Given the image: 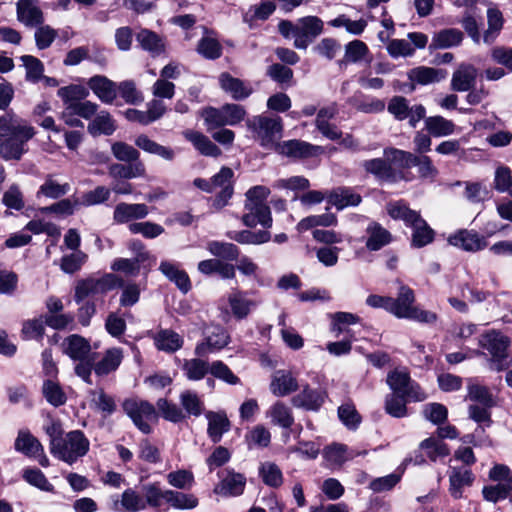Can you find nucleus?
<instances>
[{"label":"nucleus","mask_w":512,"mask_h":512,"mask_svg":"<svg viewBox=\"0 0 512 512\" xmlns=\"http://www.w3.org/2000/svg\"><path fill=\"white\" fill-rule=\"evenodd\" d=\"M119 504L125 512H139L146 509L144 498L132 488L123 491L121 500L114 502V510H120Z\"/></svg>","instance_id":"obj_45"},{"label":"nucleus","mask_w":512,"mask_h":512,"mask_svg":"<svg viewBox=\"0 0 512 512\" xmlns=\"http://www.w3.org/2000/svg\"><path fill=\"white\" fill-rule=\"evenodd\" d=\"M230 337L221 326H213L208 330L205 340L195 347V354L204 357L209 353L220 351L229 344Z\"/></svg>","instance_id":"obj_17"},{"label":"nucleus","mask_w":512,"mask_h":512,"mask_svg":"<svg viewBox=\"0 0 512 512\" xmlns=\"http://www.w3.org/2000/svg\"><path fill=\"white\" fill-rule=\"evenodd\" d=\"M48 313L43 315L45 324L55 330H64L74 322V315L71 313L60 314L64 309L61 299L51 296L46 301Z\"/></svg>","instance_id":"obj_14"},{"label":"nucleus","mask_w":512,"mask_h":512,"mask_svg":"<svg viewBox=\"0 0 512 512\" xmlns=\"http://www.w3.org/2000/svg\"><path fill=\"white\" fill-rule=\"evenodd\" d=\"M448 243L468 252H476L487 246L484 236L474 230L460 229L448 237Z\"/></svg>","instance_id":"obj_18"},{"label":"nucleus","mask_w":512,"mask_h":512,"mask_svg":"<svg viewBox=\"0 0 512 512\" xmlns=\"http://www.w3.org/2000/svg\"><path fill=\"white\" fill-rule=\"evenodd\" d=\"M154 343L158 350L167 353H174L182 348L184 340L171 329H161L154 336Z\"/></svg>","instance_id":"obj_37"},{"label":"nucleus","mask_w":512,"mask_h":512,"mask_svg":"<svg viewBox=\"0 0 512 512\" xmlns=\"http://www.w3.org/2000/svg\"><path fill=\"white\" fill-rule=\"evenodd\" d=\"M417 167L418 176L423 180L434 181L438 169L427 155H416L412 152L386 147L383 157L364 160L361 167L367 175L373 176L380 183H397L407 180L404 170Z\"/></svg>","instance_id":"obj_1"},{"label":"nucleus","mask_w":512,"mask_h":512,"mask_svg":"<svg viewBox=\"0 0 512 512\" xmlns=\"http://www.w3.org/2000/svg\"><path fill=\"white\" fill-rule=\"evenodd\" d=\"M246 126L260 145L266 149H274L277 140L282 137L283 122L279 116L256 115L247 119Z\"/></svg>","instance_id":"obj_6"},{"label":"nucleus","mask_w":512,"mask_h":512,"mask_svg":"<svg viewBox=\"0 0 512 512\" xmlns=\"http://www.w3.org/2000/svg\"><path fill=\"white\" fill-rule=\"evenodd\" d=\"M415 293L409 286L402 284L396 298L391 297V314L399 319L414 320L424 324L437 321V314L415 306Z\"/></svg>","instance_id":"obj_4"},{"label":"nucleus","mask_w":512,"mask_h":512,"mask_svg":"<svg viewBox=\"0 0 512 512\" xmlns=\"http://www.w3.org/2000/svg\"><path fill=\"white\" fill-rule=\"evenodd\" d=\"M136 41L140 48L148 52L152 57H156L165 52V40L156 32L142 28L136 34Z\"/></svg>","instance_id":"obj_30"},{"label":"nucleus","mask_w":512,"mask_h":512,"mask_svg":"<svg viewBox=\"0 0 512 512\" xmlns=\"http://www.w3.org/2000/svg\"><path fill=\"white\" fill-rule=\"evenodd\" d=\"M196 51L207 60H216L222 56L223 47L215 38L202 37L198 41Z\"/></svg>","instance_id":"obj_57"},{"label":"nucleus","mask_w":512,"mask_h":512,"mask_svg":"<svg viewBox=\"0 0 512 512\" xmlns=\"http://www.w3.org/2000/svg\"><path fill=\"white\" fill-rule=\"evenodd\" d=\"M220 88L234 101H243L249 98L254 90L249 82L223 72L218 78Z\"/></svg>","instance_id":"obj_15"},{"label":"nucleus","mask_w":512,"mask_h":512,"mask_svg":"<svg viewBox=\"0 0 512 512\" xmlns=\"http://www.w3.org/2000/svg\"><path fill=\"white\" fill-rule=\"evenodd\" d=\"M410 400V395L389 393L385 396L384 410L391 417L404 418L408 415L407 404Z\"/></svg>","instance_id":"obj_41"},{"label":"nucleus","mask_w":512,"mask_h":512,"mask_svg":"<svg viewBox=\"0 0 512 512\" xmlns=\"http://www.w3.org/2000/svg\"><path fill=\"white\" fill-rule=\"evenodd\" d=\"M447 74L448 73L445 69L419 66L409 70L407 76L412 83L428 85L444 80L447 77Z\"/></svg>","instance_id":"obj_35"},{"label":"nucleus","mask_w":512,"mask_h":512,"mask_svg":"<svg viewBox=\"0 0 512 512\" xmlns=\"http://www.w3.org/2000/svg\"><path fill=\"white\" fill-rule=\"evenodd\" d=\"M42 393L46 401L54 407H60L67 401V396L59 383L50 379L43 382Z\"/></svg>","instance_id":"obj_53"},{"label":"nucleus","mask_w":512,"mask_h":512,"mask_svg":"<svg viewBox=\"0 0 512 512\" xmlns=\"http://www.w3.org/2000/svg\"><path fill=\"white\" fill-rule=\"evenodd\" d=\"M387 110L398 121L408 119L412 128H416L426 115V108L422 104L410 107L408 99L403 96H393L388 102Z\"/></svg>","instance_id":"obj_9"},{"label":"nucleus","mask_w":512,"mask_h":512,"mask_svg":"<svg viewBox=\"0 0 512 512\" xmlns=\"http://www.w3.org/2000/svg\"><path fill=\"white\" fill-rule=\"evenodd\" d=\"M324 23L317 16H305L297 20L294 47L306 50L323 33Z\"/></svg>","instance_id":"obj_10"},{"label":"nucleus","mask_w":512,"mask_h":512,"mask_svg":"<svg viewBox=\"0 0 512 512\" xmlns=\"http://www.w3.org/2000/svg\"><path fill=\"white\" fill-rule=\"evenodd\" d=\"M326 397L325 391L311 388L309 384H305L302 390L291 398V403L296 408L317 412L323 406Z\"/></svg>","instance_id":"obj_16"},{"label":"nucleus","mask_w":512,"mask_h":512,"mask_svg":"<svg viewBox=\"0 0 512 512\" xmlns=\"http://www.w3.org/2000/svg\"><path fill=\"white\" fill-rule=\"evenodd\" d=\"M122 407L142 433L150 434L152 432L150 422L158 421V412L152 403L147 400L126 399Z\"/></svg>","instance_id":"obj_8"},{"label":"nucleus","mask_w":512,"mask_h":512,"mask_svg":"<svg viewBox=\"0 0 512 512\" xmlns=\"http://www.w3.org/2000/svg\"><path fill=\"white\" fill-rule=\"evenodd\" d=\"M275 151L288 158L307 159L321 154L323 148L306 141L292 139L278 143Z\"/></svg>","instance_id":"obj_12"},{"label":"nucleus","mask_w":512,"mask_h":512,"mask_svg":"<svg viewBox=\"0 0 512 512\" xmlns=\"http://www.w3.org/2000/svg\"><path fill=\"white\" fill-rule=\"evenodd\" d=\"M159 414L172 423H179L186 419V414L175 403L168 401L166 398H159L156 402Z\"/></svg>","instance_id":"obj_56"},{"label":"nucleus","mask_w":512,"mask_h":512,"mask_svg":"<svg viewBox=\"0 0 512 512\" xmlns=\"http://www.w3.org/2000/svg\"><path fill=\"white\" fill-rule=\"evenodd\" d=\"M386 382L392 390L391 393L410 395V398L417 402L423 401L426 398L420 386L411 379L409 373L406 371L395 369L389 372Z\"/></svg>","instance_id":"obj_11"},{"label":"nucleus","mask_w":512,"mask_h":512,"mask_svg":"<svg viewBox=\"0 0 512 512\" xmlns=\"http://www.w3.org/2000/svg\"><path fill=\"white\" fill-rule=\"evenodd\" d=\"M338 417L349 430H356L361 421V415L351 402L343 403L338 407Z\"/></svg>","instance_id":"obj_63"},{"label":"nucleus","mask_w":512,"mask_h":512,"mask_svg":"<svg viewBox=\"0 0 512 512\" xmlns=\"http://www.w3.org/2000/svg\"><path fill=\"white\" fill-rule=\"evenodd\" d=\"M477 69L471 64H461L453 73L451 89L457 92H466L475 87Z\"/></svg>","instance_id":"obj_29"},{"label":"nucleus","mask_w":512,"mask_h":512,"mask_svg":"<svg viewBox=\"0 0 512 512\" xmlns=\"http://www.w3.org/2000/svg\"><path fill=\"white\" fill-rule=\"evenodd\" d=\"M16 13L17 20L26 27H38L44 23V15L38 6V0H18Z\"/></svg>","instance_id":"obj_20"},{"label":"nucleus","mask_w":512,"mask_h":512,"mask_svg":"<svg viewBox=\"0 0 512 512\" xmlns=\"http://www.w3.org/2000/svg\"><path fill=\"white\" fill-rule=\"evenodd\" d=\"M167 496V504L174 509L190 510L196 508L199 504L198 498L193 494L169 489Z\"/></svg>","instance_id":"obj_52"},{"label":"nucleus","mask_w":512,"mask_h":512,"mask_svg":"<svg viewBox=\"0 0 512 512\" xmlns=\"http://www.w3.org/2000/svg\"><path fill=\"white\" fill-rule=\"evenodd\" d=\"M425 130L432 137H445L455 132L456 125L453 121L448 120L440 115L429 116L423 119Z\"/></svg>","instance_id":"obj_39"},{"label":"nucleus","mask_w":512,"mask_h":512,"mask_svg":"<svg viewBox=\"0 0 512 512\" xmlns=\"http://www.w3.org/2000/svg\"><path fill=\"white\" fill-rule=\"evenodd\" d=\"M244 208L247 211L242 216L245 226L253 228L259 224L265 229L272 227L273 219L267 203H245Z\"/></svg>","instance_id":"obj_19"},{"label":"nucleus","mask_w":512,"mask_h":512,"mask_svg":"<svg viewBox=\"0 0 512 512\" xmlns=\"http://www.w3.org/2000/svg\"><path fill=\"white\" fill-rule=\"evenodd\" d=\"M146 173L143 162L119 164L114 163L109 167V175L114 179H133L142 177Z\"/></svg>","instance_id":"obj_43"},{"label":"nucleus","mask_w":512,"mask_h":512,"mask_svg":"<svg viewBox=\"0 0 512 512\" xmlns=\"http://www.w3.org/2000/svg\"><path fill=\"white\" fill-rule=\"evenodd\" d=\"M208 420L207 434L213 443H219L223 434L231 428V422L224 411H208L206 414Z\"/></svg>","instance_id":"obj_26"},{"label":"nucleus","mask_w":512,"mask_h":512,"mask_svg":"<svg viewBox=\"0 0 512 512\" xmlns=\"http://www.w3.org/2000/svg\"><path fill=\"white\" fill-rule=\"evenodd\" d=\"M464 39L462 31L456 28H445L435 32L432 36L429 50L449 49L459 46Z\"/></svg>","instance_id":"obj_27"},{"label":"nucleus","mask_w":512,"mask_h":512,"mask_svg":"<svg viewBox=\"0 0 512 512\" xmlns=\"http://www.w3.org/2000/svg\"><path fill=\"white\" fill-rule=\"evenodd\" d=\"M159 270L184 294L191 290V281L188 274L170 262H161Z\"/></svg>","instance_id":"obj_40"},{"label":"nucleus","mask_w":512,"mask_h":512,"mask_svg":"<svg viewBox=\"0 0 512 512\" xmlns=\"http://www.w3.org/2000/svg\"><path fill=\"white\" fill-rule=\"evenodd\" d=\"M420 448L426 451L427 456L432 461H436L438 458H444L450 454L448 445L442 440L433 437L423 440L420 444Z\"/></svg>","instance_id":"obj_64"},{"label":"nucleus","mask_w":512,"mask_h":512,"mask_svg":"<svg viewBox=\"0 0 512 512\" xmlns=\"http://www.w3.org/2000/svg\"><path fill=\"white\" fill-rule=\"evenodd\" d=\"M220 482L215 486L214 492L225 497H235L243 494L246 478L243 474L232 469H225L218 473Z\"/></svg>","instance_id":"obj_13"},{"label":"nucleus","mask_w":512,"mask_h":512,"mask_svg":"<svg viewBox=\"0 0 512 512\" xmlns=\"http://www.w3.org/2000/svg\"><path fill=\"white\" fill-rule=\"evenodd\" d=\"M200 116L204 121L206 131L229 126L222 107H205L201 110Z\"/></svg>","instance_id":"obj_48"},{"label":"nucleus","mask_w":512,"mask_h":512,"mask_svg":"<svg viewBox=\"0 0 512 512\" xmlns=\"http://www.w3.org/2000/svg\"><path fill=\"white\" fill-rule=\"evenodd\" d=\"M387 213L394 220H402L412 228L411 246L422 248L434 241L435 231L429 226L420 212L412 210L405 201L398 200L387 205Z\"/></svg>","instance_id":"obj_2"},{"label":"nucleus","mask_w":512,"mask_h":512,"mask_svg":"<svg viewBox=\"0 0 512 512\" xmlns=\"http://www.w3.org/2000/svg\"><path fill=\"white\" fill-rule=\"evenodd\" d=\"M88 256L81 250L64 255L60 261V269L66 274L78 272L86 263Z\"/></svg>","instance_id":"obj_62"},{"label":"nucleus","mask_w":512,"mask_h":512,"mask_svg":"<svg viewBox=\"0 0 512 512\" xmlns=\"http://www.w3.org/2000/svg\"><path fill=\"white\" fill-rule=\"evenodd\" d=\"M272 422L283 429H290L294 424V416L291 409L283 402L277 401L269 411Z\"/></svg>","instance_id":"obj_51"},{"label":"nucleus","mask_w":512,"mask_h":512,"mask_svg":"<svg viewBox=\"0 0 512 512\" xmlns=\"http://www.w3.org/2000/svg\"><path fill=\"white\" fill-rule=\"evenodd\" d=\"M88 94L89 91L85 87L76 84L61 87L57 91V95L62 99L65 107L86 99Z\"/></svg>","instance_id":"obj_59"},{"label":"nucleus","mask_w":512,"mask_h":512,"mask_svg":"<svg viewBox=\"0 0 512 512\" xmlns=\"http://www.w3.org/2000/svg\"><path fill=\"white\" fill-rule=\"evenodd\" d=\"M327 202L335 206L337 210L346 207H356L362 202V196L356 193L353 188L341 186L331 190L326 196Z\"/></svg>","instance_id":"obj_24"},{"label":"nucleus","mask_w":512,"mask_h":512,"mask_svg":"<svg viewBox=\"0 0 512 512\" xmlns=\"http://www.w3.org/2000/svg\"><path fill=\"white\" fill-rule=\"evenodd\" d=\"M365 233V247L368 251H379L393 241L391 232L376 221L367 225Z\"/></svg>","instance_id":"obj_23"},{"label":"nucleus","mask_w":512,"mask_h":512,"mask_svg":"<svg viewBox=\"0 0 512 512\" xmlns=\"http://www.w3.org/2000/svg\"><path fill=\"white\" fill-rule=\"evenodd\" d=\"M207 250L219 260L234 261L240 255L237 245L229 242L210 241Z\"/></svg>","instance_id":"obj_47"},{"label":"nucleus","mask_w":512,"mask_h":512,"mask_svg":"<svg viewBox=\"0 0 512 512\" xmlns=\"http://www.w3.org/2000/svg\"><path fill=\"white\" fill-rule=\"evenodd\" d=\"M64 353L72 360H82L91 357L90 342L81 335L72 334L64 339Z\"/></svg>","instance_id":"obj_32"},{"label":"nucleus","mask_w":512,"mask_h":512,"mask_svg":"<svg viewBox=\"0 0 512 512\" xmlns=\"http://www.w3.org/2000/svg\"><path fill=\"white\" fill-rule=\"evenodd\" d=\"M510 338L501 332L491 330L482 335L479 345L486 349L491 357H508V348L510 346Z\"/></svg>","instance_id":"obj_22"},{"label":"nucleus","mask_w":512,"mask_h":512,"mask_svg":"<svg viewBox=\"0 0 512 512\" xmlns=\"http://www.w3.org/2000/svg\"><path fill=\"white\" fill-rule=\"evenodd\" d=\"M14 448L27 457H32L35 453L42 452L41 442L28 430H20L18 432Z\"/></svg>","instance_id":"obj_44"},{"label":"nucleus","mask_w":512,"mask_h":512,"mask_svg":"<svg viewBox=\"0 0 512 512\" xmlns=\"http://www.w3.org/2000/svg\"><path fill=\"white\" fill-rule=\"evenodd\" d=\"M112 155L121 162L136 163L140 160V152L126 142L117 141L111 145Z\"/></svg>","instance_id":"obj_58"},{"label":"nucleus","mask_w":512,"mask_h":512,"mask_svg":"<svg viewBox=\"0 0 512 512\" xmlns=\"http://www.w3.org/2000/svg\"><path fill=\"white\" fill-rule=\"evenodd\" d=\"M474 480V476L470 470L464 472L454 470L449 476L450 482V494L455 499L462 497V488L464 485H471Z\"/></svg>","instance_id":"obj_61"},{"label":"nucleus","mask_w":512,"mask_h":512,"mask_svg":"<svg viewBox=\"0 0 512 512\" xmlns=\"http://www.w3.org/2000/svg\"><path fill=\"white\" fill-rule=\"evenodd\" d=\"M299 384L291 371L285 369L276 370L272 375L270 391L277 397H285L296 392Z\"/></svg>","instance_id":"obj_21"},{"label":"nucleus","mask_w":512,"mask_h":512,"mask_svg":"<svg viewBox=\"0 0 512 512\" xmlns=\"http://www.w3.org/2000/svg\"><path fill=\"white\" fill-rule=\"evenodd\" d=\"M50 453L57 459L72 465L87 455L90 441L81 430H72L65 434Z\"/></svg>","instance_id":"obj_7"},{"label":"nucleus","mask_w":512,"mask_h":512,"mask_svg":"<svg viewBox=\"0 0 512 512\" xmlns=\"http://www.w3.org/2000/svg\"><path fill=\"white\" fill-rule=\"evenodd\" d=\"M145 507L152 508L155 512H167L169 507L164 506L167 503L169 489L163 490L159 482L148 483L142 486Z\"/></svg>","instance_id":"obj_25"},{"label":"nucleus","mask_w":512,"mask_h":512,"mask_svg":"<svg viewBox=\"0 0 512 512\" xmlns=\"http://www.w3.org/2000/svg\"><path fill=\"white\" fill-rule=\"evenodd\" d=\"M263 483L271 488H279L283 484L281 469L273 462H265L259 468Z\"/></svg>","instance_id":"obj_55"},{"label":"nucleus","mask_w":512,"mask_h":512,"mask_svg":"<svg viewBox=\"0 0 512 512\" xmlns=\"http://www.w3.org/2000/svg\"><path fill=\"white\" fill-rule=\"evenodd\" d=\"M70 191V185L68 183L59 184L55 181L51 175H48L44 183L39 187L36 196L41 195L50 199H59L66 195Z\"/></svg>","instance_id":"obj_54"},{"label":"nucleus","mask_w":512,"mask_h":512,"mask_svg":"<svg viewBox=\"0 0 512 512\" xmlns=\"http://www.w3.org/2000/svg\"><path fill=\"white\" fill-rule=\"evenodd\" d=\"M135 145L144 152L157 155L166 161H173L175 158L174 149L155 142L145 134L136 137Z\"/></svg>","instance_id":"obj_38"},{"label":"nucleus","mask_w":512,"mask_h":512,"mask_svg":"<svg viewBox=\"0 0 512 512\" xmlns=\"http://www.w3.org/2000/svg\"><path fill=\"white\" fill-rule=\"evenodd\" d=\"M184 137L203 156L217 158L222 155L221 149L202 132L188 130L184 133Z\"/></svg>","instance_id":"obj_31"},{"label":"nucleus","mask_w":512,"mask_h":512,"mask_svg":"<svg viewBox=\"0 0 512 512\" xmlns=\"http://www.w3.org/2000/svg\"><path fill=\"white\" fill-rule=\"evenodd\" d=\"M229 238L240 244L260 245L270 241L271 233L267 230H242L228 234Z\"/></svg>","instance_id":"obj_49"},{"label":"nucleus","mask_w":512,"mask_h":512,"mask_svg":"<svg viewBox=\"0 0 512 512\" xmlns=\"http://www.w3.org/2000/svg\"><path fill=\"white\" fill-rule=\"evenodd\" d=\"M149 213L148 207L142 203L128 204L119 203L113 212V219L116 223H127L134 219H143Z\"/></svg>","instance_id":"obj_33"},{"label":"nucleus","mask_w":512,"mask_h":512,"mask_svg":"<svg viewBox=\"0 0 512 512\" xmlns=\"http://www.w3.org/2000/svg\"><path fill=\"white\" fill-rule=\"evenodd\" d=\"M183 371L189 380L198 381L203 379L208 372H210V366L208 362L200 358H193L185 360L183 364Z\"/></svg>","instance_id":"obj_60"},{"label":"nucleus","mask_w":512,"mask_h":512,"mask_svg":"<svg viewBox=\"0 0 512 512\" xmlns=\"http://www.w3.org/2000/svg\"><path fill=\"white\" fill-rule=\"evenodd\" d=\"M179 400L186 418L190 416L199 417L204 411V403L194 391H183Z\"/></svg>","instance_id":"obj_50"},{"label":"nucleus","mask_w":512,"mask_h":512,"mask_svg":"<svg viewBox=\"0 0 512 512\" xmlns=\"http://www.w3.org/2000/svg\"><path fill=\"white\" fill-rule=\"evenodd\" d=\"M88 85L103 103L111 104L117 97L116 83L106 76L95 75L90 78Z\"/></svg>","instance_id":"obj_28"},{"label":"nucleus","mask_w":512,"mask_h":512,"mask_svg":"<svg viewBox=\"0 0 512 512\" xmlns=\"http://www.w3.org/2000/svg\"><path fill=\"white\" fill-rule=\"evenodd\" d=\"M117 129L115 120L106 110L100 111L87 126V131L93 137L100 135L110 136Z\"/></svg>","instance_id":"obj_36"},{"label":"nucleus","mask_w":512,"mask_h":512,"mask_svg":"<svg viewBox=\"0 0 512 512\" xmlns=\"http://www.w3.org/2000/svg\"><path fill=\"white\" fill-rule=\"evenodd\" d=\"M504 17L497 7L487 9V25L488 28L483 33V41L486 44H492L500 35L504 26Z\"/></svg>","instance_id":"obj_42"},{"label":"nucleus","mask_w":512,"mask_h":512,"mask_svg":"<svg viewBox=\"0 0 512 512\" xmlns=\"http://www.w3.org/2000/svg\"><path fill=\"white\" fill-rule=\"evenodd\" d=\"M36 134L34 127L16 124L6 118L5 130L0 136V156L6 161L20 160L28 151L27 143Z\"/></svg>","instance_id":"obj_3"},{"label":"nucleus","mask_w":512,"mask_h":512,"mask_svg":"<svg viewBox=\"0 0 512 512\" xmlns=\"http://www.w3.org/2000/svg\"><path fill=\"white\" fill-rule=\"evenodd\" d=\"M244 439L249 450L263 449L270 445L271 433L264 425L258 424L245 434Z\"/></svg>","instance_id":"obj_46"},{"label":"nucleus","mask_w":512,"mask_h":512,"mask_svg":"<svg viewBox=\"0 0 512 512\" xmlns=\"http://www.w3.org/2000/svg\"><path fill=\"white\" fill-rule=\"evenodd\" d=\"M123 360V351L121 348H110L105 351L103 357L98 362L94 361V372L97 376L103 377L115 372Z\"/></svg>","instance_id":"obj_34"},{"label":"nucleus","mask_w":512,"mask_h":512,"mask_svg":"<svg viewBox=\"0 0 512 512\" xmlns=\"http://www.w3.org/2000/svg\"><path fill=\"white\" fill-rule=\"evenodd\" d=\"M122 286L123 280L113 273H106L101 277L90 275L76 282L73 299L80 304L89 297L104 296Z\"/></svg>","instance_id":"obj_5"}]
</instances>
